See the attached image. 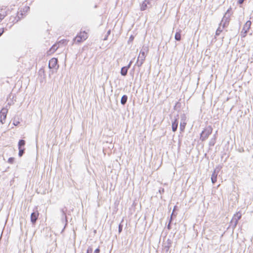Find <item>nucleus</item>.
Listing matches in <instances>:
<instances>
[{
    "instance_id": "obj_19",
    "label": "nucleus",
    "mask_w": 253,
    "mask_h": 253,
    "mask_svg": "<svg viewBox=\"0 0 253 253\" xmlns=\"http://www.w3.org/2000/svg\"><path fill=\"white\" fill-rule=\"evenodd\" d=\"M174 38L175 40L179 41L181 40V34L180 31L176 32L175 34Z\"/></svg>"
},
{
    "instance_id": "obj_15",
    "label": "nucleus",
    "mask_w": 253,
    "mask_h": 253,
    "mask_svg": "<svg viewBox=\"0 0 253 253\" xmlns=\"http://www.w3.org/2000/svg\"><path fill=\"white\" fill-rule=\"evenodd\" d=\"M68 42V41L65 39H63L56 42L58 45H60V47L62 45H66Z\"/></svg>"
},
{
    "instance_id": "obj_6",
    "label": "nucleus",
    "mask_w": 253,
    "mask_h": 253,
    "mask_svg": "<svg viewBox=\"0 0 253 253\" xmlns=\"http://www.w3.org/2000/svg\"><path fill=\"white\" fill-rule=\"evenodd\" d=\"M8 113V109L6 108H3L0 111V122L2 124L5 122L6 116Z\"/></svg>"
},
{
    "instance_id": "obj_27",
    "label": "nucleus",
    "mask_w": 253,
    "mask_h": 253,
    "mask_svg": "<svg viewBox=\"0 0 253 253\" xmlns=\"http://www.w3.org/2000/svg\"><path fill=\"white\" fill-rule=\"evenodd\" d=\"M245 0H239L238 2L240 4H242L244 2Z\"/></svg>"
},
{
    "instance_id": "obj_2",
    "label": "nucleus",
    "mask_w": 253,
    "mask_h": 253,
    "mask_svg": "<svg viewBox=\"0 0 253 253\" xmlns=\"http://www.w3.org/2000/svg\"><path fill=\"white\" fill-rule=\"evenodd\" d=\"M87 33L85 31H81L74 38V42L76 43H81L87 38Z\"/></svg>"
},
{
    "instance_id": "obj_21",
    "label": "nucleus",
    "mask_w": 253,
    "mask_h": 253,
    "mask_svg": "<svg viewBox=\"0 0 253 253\" xmlns=\"http://www.w3.org/2000/svg\"><path fill=\"white\" fill-rule=\"evenodd\" d=\"M229 22V19L225 18L224 21L222 22V28H224L226 24H228Z\"/></svg>"
},
{
    "instance_id": "obj_13",
    "label": "nucleus",
    "mask_w": 253,
    "mask_h": 253,
    "mask_svg": "<svg viewBox=\"0 0 253 253\" xmlns=\"http://www.w3.org/2000/svg\"><path fill=\"white\" fill-rule=\"evenodd\" d=\"M131 64V61L130 62L129 64L127 66L122 67L121 69V73L122 76H126L127 74V70L128 68L130 67V65Z\"/></svg>"
},
{
    "instance_id": "obj_31",
    "label": "nucleus",
    "mask_w": 253,
    "mask_h": 253,
    "mask_svg": "<svg viewBox=\"0 0 253 253\" xmlns=\"http://www.w3.org/2000/svg\"><path fill=\"white\" fill-rule=\"evenodd\" d=\"M109 33H110V31H109L108 32L107 37H108V35H109ZM107 39V37L105 38L104 39V40H106Z\"/></svg>"
},
{
    "instance_id": "obj_11",
    "label": "nucleus",
    "mask_w": 253,
    "mask_h": 253,
    "mask_svg": "<svg viewBox=\"0 0 253 253\" xmlns=\"http://www.w3.org/2000/svg\"><path fill=\"white\" fill-rule=\"evenodd\" d=\"M39 216V212L38 211H36L32 213L31 215V221L33 223L35 224Z\"/></svg>"
},
{
    "instance_id": "obj_28",
    "label": "nucleus",
    "mask_w": 253,
    "mask_h": 253,
    "mask_svg": "<svg viewBox=\"0 0 253 253\" xmlns=\"http://www.w3.org/2000/svg\"><path fill=\"white\" fill-rule=\"evenodd\" d=\"M214 144V140L213 141H211L210 142V145H213Z\"/></svg>"
},
{
    "instance_id": "obj_24",
    "label": "nucleus",
    "mask_w": 253,
    "mask_h": 253,
    "mask_svg": "<svg viewBox=\"0 0 253 253\" xmlns=\"http://www.w3.org/2000/svg\"><path fill=\"white\" fill-rule=\"evenodd\" d=\"M14 158H9L8 159V162L10 164H12L14 162Z\"/></svg>"
},
{
    "instance_id": "obj_25",
    "label": "nucleus",
    "mask_w": 253,
    "mask_h": 253,
    "mask_svg": "<svg viewBox=\"0 0 253 253\" xmlns=\"http://www.w3.org/2000/svg\"><path fill=\"white\" fill-rule=\"evenodd\" d=\"M92 248L91 247H89L87 250V253H92Z\"/></svg>"
},
{
    "instance_id": "obj_16",
    "label": "nucleus",
    "mask_w": 253,
    "mask_h": 253,
    "mask_svg": "<svg viewBox=\"0 0 253 253\" xmlns=\"http://www.w3.org/2000/svg\"><path fill=\"white\" fill-rule=\"evenodd\" d=\"M229 11H230V9H228L227 10L226 12L225 13V15H224V16L222 18V20L221 21V22H223L224 21L225 18H227V19H230V17L231 14L230 13Z\"/></svg>"
},
{
    "instance_id": "obj_29",
    "label": "nucleus",
    "mask_w": 253,
    "mask_h": 253,
    "mask_svg": "<svg viewBox=\"0 0 253 253\" xmlns=\"http://www.w3.org/2000/svg\"><path fill=\"white\" fill-rule=\"evenodd\" d=\"M122 227L120 225L119 228V232H121L122 231Z\"/></svg>"
},
{
    "instance_id": "obj_23",
    "label": "nucleus",
    "mask_w": 253,
    "mask_h": 253,
    "mask_svg": "<svg viewBox=\"0 0 253 253\" xmlns=\"http://www.w3.org/2000/svg\"><path fill=\"white\" fill-rule=\"evenodd\" d=\"M19 156L20 157L22 156L23 153H24V149H22V148H19Z\"/></svg>"
},
{
    "instance_id": "obj_3",
    "label": "nucleus",
    "mask_w": 253,
    "mask_h": 253,
    "mask_svg": "<svg viewBox=\"0 0 253 253\" xmlns=\"http://www.w3.org/2000/svg\"><path fill=\"white\" fill-rule=\"evenodd\" d=\"M212 127L210 126H208L201 132L200 139L203 141H205L208 138L209 136L212 133Z\"/></svg>"
},
{
    "instance_id": "obj_30",
    "label": "nucleus",
    "mask_w": 253,
    "mask_h": 253,
    "mask_svg": "<svg viewBox=\"0 0 253 253\" xmlns=\"http://www.w3.org/2000/svg\"><path fill=\"white\" fill-rule=\"evenodd\" d=\"M3 32V29H1V30H0V36L2 35Z\"/></svg>"
},
{
    "instance_id": "obj_14",
    "label": "nucleus",
    "mask_w": 253,
    "mask_h": 253,
    "mask_svg": "<svg viewBox=\"0 0 253 253\" xmlns=\"http://www.w3.org/2000/svg\"><path fill=\"white\" fill-rule=\"evenodd\" d=\"M178 122L176 119L172 124V130L173 131H175L177 130L178 126Z\"/></svg>"
},
{
    "instance_id": "obj_10",
    "label": "nucleus",
    "mask_w": 253,
    "mask_h": 253,
    "mask_svg": "<svg viewBox=\"0 0 253 253\" xmlns=\"http://www.w3.org/2000/svg\"><path fill=\"white\" fill-rule=\"evenodd\" d=\"M60 47V45H58L57 43L53 44L51 47L47 51V55H50L51 54L54 53L56 50Z\"/></svg>"
},
{
    "instance_id": "obj_32",
    "label": "nucleus",
    "mask_w": 253,
    "mask_h": 253,
    "mask_svg": "<svg viewBox=\"0 0 253 253\" xmlns=\"http://www.w3.org/2000/svg\"><path fill=\"white\" fill-rule=\"evenodd\" d=\"M169 227H170V225H169H169H168V228H169Z\"/></svg>"
},
{
    "instance_id": "obj_5",
    "label": "nucleus",
    "mask_w": 253,
    "mask_h": 253,
    "mask_svg": "<svg viewBox=\"0 0 253 253\" xmlns=\"http://www.w3.org/2000/svg\"><path fill=\"white\" fill-rule=\"evenodd\" d=\"M48 67L50 69H57L59 67L58 59L56 58H51L48 63Z\"/></svg>"
},
{
    "instance_id": "obj_1",
    "label": "nucleus",
    "mask_w": 253,
    "mask_h": 253,
    "mask_svg": "<svg viewBox=\"0 0 253 253\" xmlns=\"http://www.w3.org/2000/svg\"><path fill=\"white\" fill-rule=\"evenodd\" d=\"M149 51V48L147 46L143 45L140 50L139 55L137 58V64L138 67H140L143 63L146 55Z\"/></svg>"
},
{
    "instance_id": "obj_8",
    "label": "nucleus",
    "mask_w": 253,
    "mask_h": 253,
    "mask_svg": "<svg viewBox=\"0 0 253 253\" xmlns=\"http://www.w3.org/2000/svg\"><path fill=\"white\" fill-rule=\"evenodd\" d=\"M8 10V8L6 7L0 8V21L7 15Z\"/></svg>"
},
{
    "instance_id": "obj_4",
    "label": "nucleus",
    "mask_w": 253,
    "mask_h": 253,
    "mask_svg": "<svg viewBox=\"0 0 253 253\" xmlns=\"http://www.w3.org/2000/svg\"><path fill=\"white\" fill-rule=\"evenodd\" d=\"M242 216V214L240 212H236L233 216L231 221V223L233 226V228H235L236 225H237L238 220L240 219Z\"/></svg>"
},
{
    "instance_id": "obj_20",
    "label": "nucleus",
    "mask_w": 253,
    "mask_h": 253,
    "mask_svg": "<svg viewBox=\"0 0 253 253\" xmlns=\"http://www.w3.org/2000/svg\"><path fill=\"white\" fill-rule=\"evenodd\" d=\"M25 144V141L24 140H20L18 142V148H22Z\"/></svg>"
},
{
    "instance_id": "obj_9",
    "label": "nucleus",
    "mask_w": 253,
    "mask_h": 253,
    "mask_svg": "<svg viewBox=\"0 0 253 253\" xmlns=\"http://www.w3.org/2000/svg\"><path fill=\"white\" fill-rule=\"evenodd\" d=\"M220 169H215L212 173L211 176V180L213 184L215 183L217 180V175L219 173Z\"/></svg>"
},
{
    "instance_id": "obj_12",
    "label": "nucleus",
    "mask_w": 253,
    "mask_h": 253,
    "mask_svg": "<svg viewBox=\"0 0 253 253\" xmlns=\"http://www.w3.org/2000/svg\"><path fill=\"white\" fill-rule=\"evenodd\" d=\"M147 5H150V0H145L141 5L140 9L141 11L145 10L148 7Z\"/></svg>"
},
{
    "instance_id": "obj_26",
    "label": "nucleus",
    "mask_w": 253,
    "mask_h": 253,
    "mask_svg": "<svg viewBox=\"0 0 253 253\" xmlns=\"http://www.w3.org/2000/svg\"><path fill=\"white\" fill-rule=\"evenodd\" d=\"M100 252V250L98 248V249H96L95 251H94V253H99Z\"/></svg>"
},
{
    "instance_id": "obj_22",
    "label": "nucleus",
    "mask_w": 253,
    "mask_h": 253,
    "mask_svg": "<svg viewBox=\"0 0 253 253\" xmlns=\"http://www.w3.org/2000/svg\"><path fill=\"white\" fill-rule=\"evenodd\" d=\"M185 125H186V123H180V129H181V131H183V130L184 129Z\"/></svg>"
},
{
    "instance_id": "obj_18",
    "label": "nucleus",
    "mask_w": 253,
    "mask_h": 253,
    "mask_svg": "<svg viewBox=\"0 0 253 253\" xmlns=\"http://www.w3.org/2000/svg\"><path fill=\"white\" fill-rule=\"evenodd\" d=\"M127 100V96L126 95H124L121 98V104L122 105H125L126 103Z\"/></svg>"
},
{
    "instance_id": "obj_7",
    "label": "nucleus",
    "mask_w": 253,
    "mask_h": 253,
    "mask_svg": "<svg viewBox=\"0 0 253 253\" xmlns=\"http://www.w3.org/2000/svg\"><path fill=\"white\" fill-rule=\"evenodd\" d=\"M251 25V21L249 20L246 22L245 24L244 25L242 31L241 32L242 35L243 37H245L248 31L250 29Z\"/></svg>"
},
{
    "instance_id": "obj_34",
    "label": "nucleus",
    "mask_w": 253,
    "mask_h": 253,
    "mask_svg": "<svg viewBox=\"0 0 253 253\" xmlns=\"http://www.w3.org/2000/svg\"><path fill=\"white\" fill-rule=\"evenodd\" d=\"M164 190L163 189V190H161V192H164Z\"/></svg>"
},
{
    "instance_id": "obj_33",
    "label": "nucleus",
    "mask_w": 253,
    "mask_h": 253,
    "mask_svg": "<svg viewBox=\"0 0 253 253\" xmlns=\"http://www.w3.org/2000/svg\"><path fill=\"white\" fill-rule=\"evenodd\" d=\"M164 190L163 189V190H161V192H164Z\"/></svg>"
},
{
    "instance_id": "obj_17",
    "label": "nucleus",
    "mask_w": 253,
    "mask_h": 253,
    "mask_svg": "<svg viewBox=\"0 0 253 253\" xmlns=\"http://www.w3.org/2000/svg\"><path fill=\"white\" fill-rule=\"evenodd\" d=\"M222 22H220V24H219V27L218 28V29H217L216 31V36H218L219 35V34L221 33V32L222 31V29L223 28H222V27L221 28V26H222Z\"/></svg>"
}]
</instances>
